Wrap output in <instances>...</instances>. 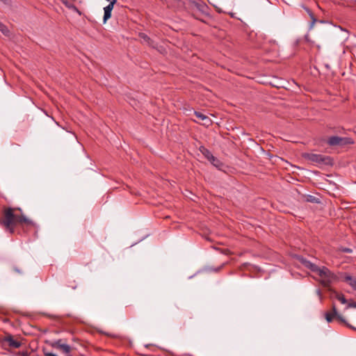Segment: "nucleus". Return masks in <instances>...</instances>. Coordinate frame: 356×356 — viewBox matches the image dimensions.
<instances>
[{
    "label": "nucleus",
    "instance_id": "26",
    "mask_svg": "<svg viewBox=\"0 0 356 356\" xmlns=\"http://www.w3.org/2000/svg\"><path fill=\"white\" fill-rule=\"evenodd\" d=\"M222 268V266L218 267L215 270V271L218 272Z\"/></svg>",
    "mask_w": 356,
    "mask_h": 356
},
{
    "label": "nucleus",
    "instance_id": "10",
    "mask_svg": "<svg viewBox=\"0 0 356 356\" xmlns=\"http://www.w3.org/2000/svg\"><path fill=\"white\" fill-rule=\"evenodd\" d=\"M194 115L198 118L199 119L204 121L203 122V124L206 127H209V125L211 124V120L206 115L199 112V111H195L194 112Z\"/></svg>",
    "mask_w": 356,
    "mask_h": 356
},
{
    "label": "nucleus",
    "instance_id": "14",
    "mask_svg": "<svg viewBox=\"0 0 356 356\" xmlns=\"http://www.w3.org/2000/svg\"><path fill=\"white\" fill-rule=\"evenodd\" d=\"M200 151L209 161L213 156L212 153L204 146L200 147Z\"/></svg>",
    "mask_w": 356,
    "mask_h": 356
},
{
    "label": "nucleus",
    "instance_id": "4",
    "mask_svg": "<svg viewBox=\"0 0 356 356\" xmlns=\"http://www.w3.org/2000/svg\"><path fill=\"white\" fill-rule=\"evenodd\" d=\"M327 143L331 147L334 146H345L354 143L353 138L349 137H339L337 136H330L327 140Z\"/></svg>",
    "mask_w": 356,
    "mask_h": 356
},
{
    "label": "nucleus",
    "instance_id": "29",
    "mask_svg": "<svg viewBox=\"0 0 356 356\" xmlns=\"http://www.w3.org/2000/svg\"><path fill=\"white\" fill-rule=\"evenodd\" d=\"M346 251L348 252H351V250L350 249H346Z\"/></svg>",
    "mask_w": 356,
    "mask_h": 356
},
{
    "label": "nucleus",
    "instance_id": "22",
    "mask_svg": "<svg viewBox=\"0 0 356 356\" xmlns=\"http://www.w3.org/2000/svg\"><path fill=\"white\" fill-rule=\"evenodd\" d=\"M43 352H44V356H57V355H56L55 353L48 352L46 350H44Z\"/></svg>",
    "mask_w": 356,
    "mask_h": 356
},
{
    "label": "nucleus",
    "instance_id": "16",
    "mask_svg": "<svg viewBox=\"0 0 356 356\" xmlns=\"http://www.w3.org/2000/svg\"><path fill=\"white\" fill-rule=\"evenodd\" d=\"M305 200L308 202H312V203H319L320 202V200L318 198L316 197L315 196L311 195H307L305 197Z\"/></svg>",
    "mask_w": 356,
    "mask_h": 356
},
{
    "label": "nucleus",
    "instance_id": "6",
    "mask_svg": "<svg viewBox=\"0 0 356 356\" xmlns=\"http://www.w3.org/2000/svg\"><path fill=\"white\" fill-rule=\"evenodd\" d=\"M191 6L193 9H196L201 13L209 15V6L202 1H192L191 2Z\"/></svg>",
    "mask_w": 356,
    "mask_h": 356
},
{
    "label": "nucleus",
    "instance_id": "8",
    "mask_svg": "<svg viewBox=\"0 0 356 356\" xmlns=\"http://www.w3.org/2000/svg\"><path fill=\"white\" fill-rule=\"evenodd\" d=\"M3 342L6 343L10 347L15 348H18L22 345L21 342L15 340L11 334L6 336L3 339Z\"/></svg>",
    "mask_w": 356,
    "mask_h": 356
},
{
    "label": "nucleus",
    "instance_id": "21",
    "mask_svg": "<svg viewBox=\"0 0 356 356\" xmlns=\"http://www.w3.org/2000/svg\"><path fill=\"white\" fill-rule=\"evenodd\" d=\"M62 2H63V3H64L67 7H68V8H73L74 10H76V11H78V12H79V10H78L77 8H76L75 6H73V5H69V4L67 3V1H63V0H62Z\"/></svg>",
    "mask_w": 356,
    "mask_h": 356
},
{
    "label": "nucleus",
    "instance_id": "19",
    "mask_svg": "<svg viewBox=\"0 0 356 356\" xmlns=\"http://www.w3.org/2000/svg\"><path fill=\"white\" fill-rule=\"evenodd\" d=\"M139 36L140 38L143 39L145 42H150L151 38L144 33H140Z\"/></svg>",
    "mask_w": 356,
    "mask_h": 356
},
{
    "label": "nucleus",
    "instance_id": "27",
    "mask_svg": "<svg viewBox=\"0 0 356 356\" xmlns=\"http://www.w3.org/2000/svg\"><path fill=\"white\" fill-rule=\"evenodd\" d=\"M332 312H337L335 307H334L332 308Z\"/></svg>",
    "mask_w": 356,
    "mask_h": 356
},
{
    "label": "nucleus",
    "instance_id": "1",
    "mask_svg": "<svg viewBox=\"0 0 356 356\" xmlns=\"http://www.w3.org/2000/svg\"><path fill=\"white\" fill-rule=\"evenodd\" d=\"M15 210L21 211L19 208L13 209L11 207L5 208L3 209V218L0 223L10 233L14 234L15 227L17 225L23 226L24 224L26 227H34L35 223L26 218L24 216H17L14 213Z\"/></svg>",
    "mask_w": 356,
    "mask_h": 356
},
{
    "label": "nucleus",
    "instance_id": "23",
    "mask_svg": "<svg viewBox=\"0 0 356 356\" xmlns=\"http://www.w3.org/2000/svg\"><path fill=\"white\" fill-rule=\"evenodd\" d=\"M147 42L148 45L150 46L151 47L154 48V49L156 48L154 40H152V39H151L150 42Z\"/></svg>",
    "mask_w": 356,
    "mask_h": 356
},
{
    "label": "nucleus",
    "instance_id": "15",
    "mask_svg": "<svg viewBox=\"0 0 356 356\" xmlns=\"http://www.w3.org/2000/svg\"><path fill=\"white\" fill-rule=\"evenodd\" d=\"M344 281L347 282L353 289H354V284L356 282V279L353 278L349 275H346L344 277Z\"/></svg>",
    "mask_w": 356,
    "mask_h": 356
},
{
    "label": "nucleus",
    "instance_id": "3",
    "mask_svg": "<svg viewBox=\"0 0 356 356\" xmlns=\"http://www.w3.org/2000/svg\"><path fill=\"white\" fill-rule=\"evenodd\" d=\"M315 273L321 278L320 281L321 284L326 288H329L331 284L337 278V276L325 266H323L322 268L318 266Z\"/></svg>",
    "mask_w": 356,
    "mask_h": 356
},
{
    "label": "nucleus",
    "instance_id": "20",
    "mask_svg": "<svg viewBox=\"0 0 356 356\" xmlns=\"http://www.w3.org/2000/svg\"><path fill=\"white\" fill-rule=\"evenodd\" d=\"M347 304H348V306L346 308H350V307L356 308V301L350 300V301H348Z\"/></svg>",
    "mask_w": 356,
    "mask_h": 356
},
{
    "label": "nucleus",
    "instance_id": "5",
    "mask_svg": "<svg viewBox=\"0 0 356 356\" xmlns=\"http://www.w3.org/2000/svg\"><path fill=\"white\" fill-rule=\"evenodd\" d=\"M325 318L328 323L337 321L339 323L344 324L348 327H352L341 313H325Z\"/></svg>",
    "mask_w": 356,
    "mask_h": 356
},
{
    "label": "nucleus",
    "instance_id": "28",
    "mask_svg": "<svg viewBox=\"0 0 356 356\" xmlns=\"http://www.w3.org/2000/svg\"><path fill=\"white\" fill-rule=\"evenodd\" d=\"M354 289V290H356V282H355V284H354V289Z\"/></svg>",
    "mask_w": 356,
    "mask_h": 356
},
{
    "label": "nucleus",
    "instance_id": "25",
    "mask_svg": "<svg viewBox=\"0 0 356 356\" xmlns=\"http://www.w3.org/2000/svg\"><path fill=\"white\" fill-rule=\"evenodd\" d=\"M19 356H29L28 352H19L17 354Z\"/></svg>",
    "mask_w": 356,
    "mask_h": 356
},
{
    "label": "nucleus",
    "instance_id": "2",
    "mask_svg": "<svg viewBox=\"0 0 356 356\" xmlns=\"http://www.w3.org/2000/svg\"><path fill=\"white\" fill-rule=\"evenodd\" d=\"M303 157L311 163L320 166H332L334 163L332 157L323 154L305 153L303 154Z\"/></svg>",
    "mask_w": 356,
    "mask_h": 356
},
{
    "label": "nucleus",
    "instance_id": "17",
    "mask_svg": "<svg viewBox=\"0 0 356 356\" xmlns=\"http://www.w3.org/2000/svg\"><path fill=\"white\" fill-rule=\"evenodd\" d=\"M336 298L342 304H347L348 303V300L346 299L345 296L343 294H342V293H337Z\"/></svg>",
    "mask_w": 356,
    "mask_h": 356
},
{
    "label": "nucleus",
    "instance_id": "7",
    "mask_svg": "<svg viewBox=\"0 0 356 356\" xmlns=\"http://www.w3.org/2000/svg\"><path fill=\"white\" fill-rule=\"evenodd\" d=\"M297 260L302 264L305 268L309 269L312 272H316L317 270L318 266L312 263L310 261L307 260L306 258L302 256H297Z\"/></svg>",
    "mask_w": 356,
    "mask_h": 356
},
{
    "label": "nucleus",
    "instance_id": "9",
    "mask_svg": "<svg viewBox=\"0 0 356 356\" xmlns=\"http://www.w3.org/2000/svg\"><path fill=\"white\" fill-rule=\"evenodd\" d=\"M52 346L60 350L65 354H69L71 351V347L66 343H63L62 340H58L52 343Z\"/></svg>",
    "mask_w": 356,
    "mask_h": 356
},
{
    "label": "nucleus",
    "instance_id": "13",
    "mask_svg": "<svg viewBox=\"0 0 356 356\" xmlns=\"http://www.w3.org/2000/svg\"><path fill=\"white\" fill-rule=\"evenodd\" d=\"M209 161L213 166H215L216 168H217L219 170H221L222 168L224 166V164L222 163V162H221L218 158H216L214 156L213 157H211V159L209 160Z\"/></svg>",
    "mask_w": 356,
    "mask_h": 356
},
{
    "label": "nucleus",
    "instance_id": "12",
    "mask_svg": "<svg viewBox=\"0 0 356 356\" xmlns=\"http://www.w3.org/2000/svg\"><path fill=\"white\" fill-rule=\"evenodd\" d=\"M113 8L109 6H106L104 8V15L103 17V23L105 24L108 19L111 17V12Z\"/></svg>",
    "mask_w": 356,
    "mask_h": 356
},
{
    "label": "nucleus",
    "instance_id": "18",
    "mask_svg": "<svg viewBox=\"0 0 356 356\" xmlns=\"http://www.w3.org/2000/svg\"><path fill=\"white\" fill-rule=\"evenodd\" d=\"M0 31L4 34L6 35L9 31L6 25H4L1 22H0Z\"/></svg>",
    "mask_w": 356,
    "mask_h": 356
},
{
    "label": "nucleus",
    "instance_id": "11",
    "mask_svg": "<svg viewBox=\"0 0 356 356\" xmlns=\"http://www.w3.org/2000/svg\"><path fill=\"white\" fill-rule=\"evenodd\" d=\"M302 8L307 13V14L309 15V16L311 19L309 29H312L314 24L317 22V19L316 18L314 13L312 11V10H310L308 7H307L305 6H302Z\"/></svg>",
    "mask_w": 356,
    "mask_h": 356
},
{
    "label": "nucleus",
    "instance_id": "24",
    "mask_svg": "<svg viewBox=\"0 0 356 356\" xmlns=\"http://www.w3.org/2000/svg\"><path fill=\"white\" fill-rule=\"evenodd\" d=\"M336 131L339 134H343L345 132V129L343 127H339L337 129Z\"/></svg>",
    "mask_w": 356,
    "mask_h": 356
},
{
    "label": "nucleus",
    "instance_id": "30",
    "mask_svg": "<svg viewBox=\"0 0 356 356\" xmlns=\"http://www.w3.org/2000/svg\"><path fill=\"white\" fill-rule=\"evenodd\" d=\"M66 356H72V355H70V353L69 354H66Z\"/></svg>",
    "mask_w": 356,
    "mask_h": 356
}]
</instances>
